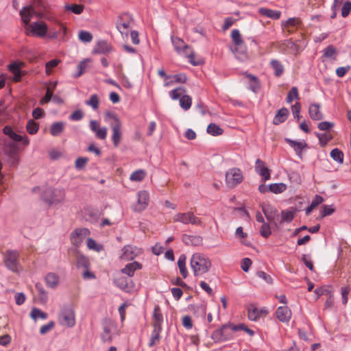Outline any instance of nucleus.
Here are the masks:
<instances>
[{"label": "nucleus", "instance_id": "f257e3e1", "mask_svg": "<svg viewBox=\"0 0 351 351\" xmlns=\"http://www.w3.org/2000/svg\"><path fill=\"white\" fill-rule=\"evenodd\" d=\"M211 265L209 258L202 253L193 254L190 260V266L195 276H201L206 274Z\"/></svg>", "mask_w": 351, "mask_h": 351}, {"label": "nucleus", "instance_id": "f03ea898", "mask_svg": "<svg viewBox=\"0 0 351 351\" xmlns=\"http://www.w3.org/2000/svg\"><path fill=\"white\" fill-rule=\"evenodd\" d=\"M45 10V5L42 0H33L32 4L23 7L21 11L23 21L25 25L29 24L32 16L35 15L38 18L43 17V10Z\"/></svg>", "mask_w": 351, "mask_h": 351}, {"label": "nucleus", "instance_id": "7ed1b4c3", "mask_svg": "<svg viewBox=\"0 0 351 351\" xmlns=\"http://www.w3.org/2000/svg\"><path fill=\"white\" fill-rule=\"evenodd\" d=\"M58 320L63 326L72 327L75 325V312L72 304H66L62 306Z\"/></svg>", "mask_w": 351, "mask_h": 351}, {"label": "nucleus", "instance_id": "20e7f679", "mask_svg": "<svg viewBox=\"0 0 351 351\" xmlns=\"http://www.w3.org/2000/svg\"><path fill=\"white\" fill-rule=\"evenodd\" d=\"M19 252L17 250H8L3 255V261L5 267L13 272L20 271L19 261Z\"/></svg>", "mask_w": 351, "mask_h": 351}, {"label": "nucleus", "instance_id": "39448f33", "mask_svg": "<svg viewBox=\"0 0 351 351\" xmlns=\"http://www.w3.org/2000/svg\"><path fill=\"white\" fill-rule=\"evenodd\" d=\"M232 332L230 330V324H225L219 329L215 330L211 335V338L215 343H221L234 338Z\"/></svg>", "mask_w": 351, "mask_h": 351}, {"label": "nucleus", "instance_id": "423d86ee", "mask_svg": "<svg viewBox=\"0 0 351 351\" xmlns=\"http://www.w3.org/2000/svg\"><path fill=\"white\" fill-rule=\"evenodd\" d=\"M171 41L174 46L175 50L182 55H185L188 57L189 62L194 65H198V62H195L194 60V54L193 52H191L189 54H187L186 52V50L189 49V45H186L184 42L180 39V38L176 37H171Z\"/></svg>", "mask_w": 351, "mask_h": 351}, {"label": "nucleus", "instance_id": "0eeeda50", "mask_svg": "<svg viewBox=\"0 0 351 351\" xmlns=\"http://www.w3.org/2000/svg\"><path fill=\"white\" fill-rule=\"evenodd\" d=\"M134 19L131 14L123 13L120 16L117 22V28L118 31L122 34L128 35V29L132 27Z\"/></svg>", "mask_w": 351, "mask_h": 351}, {"label": "nucleus", "instance_id": "6e6552de", "mask_svg": "<svg viewBox=\"0 0 351 351\" xmlns=\"http://www.w3.org/2000/svg\"><path fill=\"white\" fill-rule=\"evenodd\" d=\"M25 33L27 36H37L43 37L47 32V25L45 22H33L27 25Z\"/></svg>", "mask_w": 351, "mask_h": 351}, {"label": "nucleus", "instance_id": "1a4fd4ad", "mask_svg": "<svg viewBox=\"0 0 351 351\" xmlns=\"http://www.w3.org/2000/svg\"><path fill=\"white\" fill-rule=\"evenodd\" d=\"M173 220L184 224L202 226V221L193 212L178 213L173 216Z\"/></svg>", "mask_w": 351, "mask_h": 351}, {"label": "nucleus", "instance_id": "9d476101", "mask_svg": "<svg viewBox=\"0 0 351 351\" xmlns=\"http://www.w3.org/2000/svg\"><path fill=\"white\" fill-rule=\"evenodd\" d=\"M243 174L239 169L232 168L226 171V182L229 187H234L243 180Z\"/></svg>", "mask_w": 351, "mask_h": 351}, {"label": "nucleus", "instance_id": "9b49d317", "mask_svg": "<svg viewBox=\"0 0 351 351\" xmlns=\"http://www.w3.org/2000/svg\"><path fill=\"white\" fill-rule=\"evenodd\" d=\"M104 332L101 335V339L104 341H110L112 335L117 332V326L115 323L110 319H105L102 322Z\"/></svg>", "mask_w": 351, "mask_h": 351}, {"label": "nucleus", "instance_id": "f8f14e48", "mask_svg": "<svg viewBox=\"0 0 351 351\" xmlns=\"http://www.w3.org/2000/svg\"><path fill=\"white\" fill-rule=\"evenodd\" d=\"M262 210L267 221L278 228L279 223V214L278 210L269 204L263 205L262 206Z\"/></svg>", "mask_w": 351, "mask_h": 351}, {"label": "nucleus", "instance_id": "ddd939ff", "mask_svg": "<svg viewBox=\"0 0 351 351\" xmlns=\"http://www.w3.org/2000/svg\"><path fill=\"white\" fill-rule=\"evenodd\" d=\"M121 251L120 258L125 261H132L142 253L141 249L130 245L124 246Z\"/></svg>", "mask_w": 351, "mask_h": 351}, {"label": "nucleus", "instance_id": "4468645a", "mask_svg": "<svg viewBox=\"0 0 351 351\" xmlns=\"http://www.w3.org/2000/svg\"><path fill=\"white\" fill-rule=\"evenodd\" d=\"M24 66V63L21 62H13L8 66V71L13 75L12 80L14 82H19L21 77L24 75L22 68Z\"/></svg>", "mask_w": 351, "mask_h": 351}, {"label": "nucleus", "instance_id": "2eb2a0df", "mask_svg": "<svg viewBox=\"0 0 351 351\" xmlns=\"http://www.w3.org/2000/svg\"><path fill=\"white\" fill-rule=\"evenodd\" d=\"M90 130L95 133V136L104 140L106 138L108 129L106 127H100L99 123L96 120H91L89 123Z\"/></svg>", "mask_w": 351, "mask_h": 351}, {"label": "nucleus", "instance_id": "dca6fc26", "mask_svg": "<svg viewBox=\"0 0 351 351\" xmlns=\"http://www.w3.org/2000/svg\"><path fill=\"white\" fill-rule=\"evenodd\" d=\"M3 152L4 154L9 158L12 163L15 162L16 160L18 151L17 146L14 143H5L3 147Z\"/></svg>", "mask_w": 351, "mask_h": 351}, {"label": "nucleus", "instance_id": "f3484780", "mask_svg": "<svg viewBox=\"0 0 351 351\" xmlns=\"http://www.w3.org/2000/svg\"><path fill=\"white\" fill-rule=\"evenodd\" d=\"M255 171L261 176L263 180L265 181L270 179V170L265 167V162L261 159L256 160Z\"/></svg>", "mask_w": 351, "mask_h": 351}, {"label": "nucleus", "instance_id": "a211bd4d", "mask_svg": "<svg viewBox=\"0 0 351 351\" xmlns=\"http://www.w3.org/2000/svg\"><path fill=\"white\" fill-rule=\"evenodd\" d=\"M231 50L237 58L241 61H245L247 58V47L244 42L239 44V45L231 47Z\"/></svg>", "mask_w": 351, "mask_h": 351}, {"label": "nucleus", "instance_id": "6ab92c4d", "mask_svg": "<svg viewBox=\"0 0 351 351\" xmlns=\"http://www.w3.org/2000/svg\"><path fill=\"white\" fill-rule=\"evenodd\" d=\"M149 193L146 191H141L138 193V204L136 206V210L141 211L148 205Z\"/></svg>", "mask_w": 351, "mask_h": 351}, {"label": "nucleus", "instance_id": "aec40b11", "mask_svg": "<svg viewBox=\"0 0 351 351\" xmlns=\"http://www.w3.org/2000/svg\"><path fill=\"white\" fill-rule=\"evenodd\" d=\"M277 318L282 322H288L291 317V311L287 306H279L276 312Z\"/></svg>", "mask_w": 351, "mask_h": 351}, {"label": "nucleus", "instance_id": "412c9836", "mask_svg": "<svg viewBox=\"0 0 351 351\" xmlns=\"http://www.w3.org/2000/svg\"><path fill=\"white\" fill-rule=\"evenodd\" d=\"M320 105L317 103L311 104L308 108V113L310 117L315 121L321 120L323 119V114L320 111Z\"/></svg>", "mask_w": 351, "mask_h": 351}, {"label": "nucleus", "instance_id": "4be33fe9", "mask_svg": "<svg viewBox=\"0 0 351 351\" xmlns=\"http://www.w3.org/2000/svg\"><path fill=\"white\" fill-rule=\"evenodd\" d=\"M141 268L142 265L141 263L134 261L126 265L125 267L121 269V272L126 274L128 277H132L135 271L141 269Z\"/></svg>", "mask_w": 351, "mask_h": 351}, {"label": "nucleus", "instance_id": "5701e85b", "mask_svg": "<svg viewBox=\"0 0 351 351\" xmlns=\"http://www.w3.org/2000/svg\"><path fill=\"white\" fill-rule=\"evenodd\" d=\"M112 132V141L115 147H117L121 139V123L110 126Z\"/></svg>", "mask_w": 351, "mask_h": 351}, {"label": "nucleus", "instance_id": "b1692460", "mask_svg": "<svg viewBox=\"0 0 351 351\" xmlns=\"http://www.w3.org/2000/svg\"><path fill=\"white\" fill-rule=\"evenodd\" d=\"M90 234V231L87 228H77L72 233V239L75 243H80L86 237Z\"/></svg>", "mask_w": 351, "mask_h": 351}, {"label": "nucleus", "instance_id": "393cba45", "mask_svg": "<svg viewBox=\"0 0 351 351\" xmlns=\"http://www.w3.org/2000/svg\"><path fill=\"white\" fill-rule=\"evenodd\" d=\"M116 285L122 290L130 292L132 288V282L130 279L121 277L115 280Z\"/></svg>", "mask_w": 351, "mask_h": 351}, {"label": "nucleus", "instance_id": "a878e982", "mask_svg": "<svg viewBox=\"0 0 351 351\" xmlns=\"http://www.w3.org/2000/svg\"><path fill=\"white\" fill-rule=\"evenodd\" d=\"M92 62V60L90 58H86L82 60L77 65V71L73 74L74 78H78L80 77L87 69L90 67L89 64Z\"/></svg>", "mask_w": 351, "mask_h": 351}, {"label": "nucleus", "instance_id": "bb28decb", "mask_svg": "<svg viewBox=\"0 0 351 351\" xmlns=\"http://www.w3.org/2000/svg\"><path fill=\"white\" fill-rule=\"evenodd\" d=\"M258 12L260 14L274 20L278 19L281 15L280 11L273 10L266 8H258Z\"/></svg>", "mask_w": 351, "mask_h": 351}, {"label": "nucleus", "instance_id": "cd10ccee", "mask_svg": "<svg viewBox=\"0 0 351 351\" xmlns=\"http://www.w3.org/2000/svg\"><path fill=\"white\" fill-rule=\"evenodd\" d=\"M286 141L292 148H293L297 155L301 158L302 149L307 147L306 143L304 141H295L289 138H286Z\"/></svg>", "mask_w": 351, "mask_h": 351}, {"label": "nucleus", "instance_id": "c85d7f7f", "mask_svg": "<svg viewBox=\"0 0 351 351\" xmlns=\"http://www.w3.org/2000/svg\"><path fill=\"white\" fill-rule=\"evenodd\" d=\"M45 282L48 287L55 289L59 283V276L55 273H49L45 276Z\"/></svg>", "mask_w": 351, "mask_h": 351}, {"label": "nucleus", "instance_id": "c756f323", "mask_svg": "<svg viewBox=\"0 0 351 351\" xmlns=\"http://www.w3.org/2000/svg\"><path fill=\"white\" fill-rule=\"evenodd\" d=\"M191 309L198 317L204 318L206 313V304L204 302L191 306Z\"/></svg>", "mask_w": 351, "mask_h": 351}, {"label": "nucleus", "instance_id": "7c9ffc66", "mask_svg": "<svg viewBox=\"0 0 351 351\" xmlns=\"http://www.w3.org/2000/svg\"><path fill=\"white\" fill-rule=\"evenodd\" d=\"M289 115V110L285 108L280 109L273 119L274 125H278L283 123L287 119Z\"/></svg>", "mask_w": 351, "mask_h": 351}, {"label": "nucleus", "instance_id": "2f4dec72", "mask_svg": "<svg viewBox=\"0 0 351 351\" xmlns=\"http://www.w3.org/2000/svg\"><path fill=\"white\" fill-rule=\"evenodd\" d=\"M281 47L287 52L292 53H297L300 50L298 45L291 40H284L281 44Z\"/></svg>", "mask_w": 351, "mask_h": 351}, {"label": "nucleus", "instance_id": "473e14b6", "mask_svg": "<svg viewBox=\"0 0 351 351\" xmlns=\"http://www.w3.org/2000/svg\"><path fill=\"white\" fill-rule=\"evenodd\" d=\"M186 256L185 254H181L178 260V266L180 272L184 278L188 276V271L186 267Z\"/></svg>", "mask_w": 351, "mask_h": 351}, {"label": "nucleus", "instance_id": "72a5a7b5", "mask_svg": "<svg viewBox=\"0 0 351 351\" xmlns=\"http://www.w3.org/2000/svg\"><path fill=\"white\" fill-rule=\"evenodd\" d=\"M65 123L62 121H58L52 123L50 127V133L53 136H59L64 130Z\"/></svg>", "mask_w": 351, "mask_h": 351}, {"label": "nucleus", "instance_id": "f704fd0d", "mask_svg": "<svg viewBox=\"0 0 351 351\" xmlns=\"http://www.w3.org/2000/svg\"><path fill=\"white\" fill-rule=\"evenodd\" d=\"M3 132L14 141L21 142L23 140V136L14 132L10 125H5L3 129Z\"/></svg>", "mask_w": 351, "mask_h": 351}, {"label": "nucleus", "instance_id": "c9c22d12", "mask_svg": "<svg viewBox=\"0 0 351 351\" xmlns=\"http://www.w3.org/2000/svg\"><path fill=\"white\" fill-rule=\"evenodd\" d=\"M271 68L274 70V75L280 77L284 72V66L278 60H272L270 62Z\"/></svg>", "mask_w": 351, "mask_h": 351}, {"label": "nucleus", "instance_id": "e433bc0d", "mask_svg": "<svg viewBox=\"0 0 351 351\" xmlns=\"http://www.w3.org/2000/svg\"><path fill=\"white\" fill-rule=\"evenodd\" d=\"M111 51V47L105 40H99L97 43L95 51L98 53H105Z\"/></svg>", "mask_w": 351, "mask_h": 351}, {"label": "nucleus", "instance_id": "4c0bfd02", "mask_svg": "<svg viewBox=\"0 0 351 351\" xmlns=\"http://www.w3.org/2000/svg\"><path fill=\"white\" fill-rule=\"evenodd\" d=\"M287 189V185L284 183H274L269 184V191L275 194L281 193Z\"/></svg>", "mask_w": 351, "mask_h": 351}, {"label": "nucleus", "instance_id": "58836bf2", "mask_svg": "<svg viewBox=\"0 0 351 351\" xmlns=\"http://www.w3.org/2000/svg\"><path fill=\"white\" fill-rule=\"evenodd\" d=\"M84 5L75 3L67 4L64 6L66 11H70L75 14H80L84 11Z\"/></svg>", "mask_w": 351, "mask_h": 351}, {"label": "nucleus", "instance_id": "ea45409f", "mask_svg": "<svg viewBox=\"0 0 351 351\" xmlns=\"http://www.w3.org/2000/svg\"><path fill=\"white\" fill-rule=\"evenodd\" d=\"M30 317L35 321L38 318L46 319L48 317L47 314L38 308H33L30 313Z\"/></svg>", "mask_w": 351, "mask_h": 351}, {"label": "nucleus", "instance_id": "a19ab883", "mask_svg": "<svg viewBox=\"0 0 351 351\" xmlns=\"http://www.w3.org/2000/svg\"><path fill=\"white\" fill-rule=\"evenodd\" d=\"M246 76H247V77L249 78V80L251 82L249 88L254 93H256L260 88L258 78L252 74H247Z\"/></svg>", "mask_w": 351, "mask_h": 351}, {"label": "nucleus", "instance_id": "79ce46f5", "mask_svg": "<svg viewBox=\"0 0 351 351\" xmlns=\"http://www.w3.org/2000/svg\"><path fill=\"white\" fill-rule=\"evenodd\" d=\"M105 120L109 123L110 126L121 123L117 115L115 113L111 112H108L106 113Z\"/></svg>", "mask_w": 351, "mask_h": 351}, {"label": "nucleus", "instance_id": "37998d69", "mask_svg": "<svg viewBox=\"0 0 351 351\" xmlns=\"http://www.w3.org/2000/svg\"><path fill=\"white\" fill-rule=\"evenodd\" d=\"M207 132L212 136H218L223 133V130L215 123H210L207 127Z\"/></svg>", "mask_w": 351, "mask_h": 351}, {"label": "nucleus", "instance_id": "c03bdc74", "mask_svg": "<svg viewBox=\"0 0 351 351\" xmlns=\"http://www.w3.org/2000/svg\"><path fill=\"white\" fill-rule=\"evenodd\" d=\"M185 89L182 87L175 88L169 92V96L173 100L180 99L185 95Z\"/></svg>", "mask_w": 351, "mask_h": 351}, {"label": "nucleus", "instance_id": "a18cd8bd", "mask_svg": "<svg viewBox=\"0 0 351 351\" xmlns=\"http://www.w3.org/2000/svg\"><path fill=\"white\" fill-rule=\"evenodd\" d=\"M192 104L191 97L187 95H184L180 99V106L184 110H189Z\"/></svg>", "mask_w": 351, "mask_h": 351}, {"label": "nucleus", "instance_id": "49530a36", "mask_svg": "<svg viewBox=\"0 0 351 351\" xmlns=\"http://www.w3.org/2000/svg\"><path fill=\"white\" fill-rule=\"evenodd\" d=\"M330 156L335 161L339 164L343 162V154L337 148H335L330 152Z\"/></svg>", "mask_w": 351, "mask_h": 351}, {"label": "nucleus", "instance_id": "de8ad7c7", "mask_svg": "<svg viewBox=\"0 0 351 351\" xmlns=\"http://www.w3.org/2000/svg\"><path fill=\"white\" fill-rule=\"evenodd\" d=\"M145 175H146V173L144 170L138 169V170L134 171L130 175V179L132 181L141 182L145 178Z\"/></svg>", "mask_w": 351, "mask_h": 351}, {"label": "nucleus", "instance_id": "09e8293b", "mask_svg": "<svg viewBox=\"0 0 351 351\" xmlns=\"http://www.w3.org/2000/svg\"><path fill=\"white\" fill-rule=\"evenodd\" d=\"M231 38L232 39V43L234 44L233 47H236L237 45H239V44L242 43L243 40L241 38V35L240 32L237 29H234L231 32Z\"/></svg>", "mask_w": 351, "mask_h": 351}, {"label": "nucleus", "instance_id": "8fccbe9b", "mask_svg": "<svg viewBox=\"0 0 351 351\" xmlns=\"http://www.w3.org/2000/svg\"><path fill=\"white\" fill-rule=\"evenodd\" d=\"M87 106H91L93 110H97L99 108V99L96 94L90 95V99L85 101Z\"/></svg>", "mask_w": 351, "mask_h": 351}, {"label": "nucleus", "instance_id": "3c124183", "mask_svg": "<svg viewBox=\"0 0 351 351\" xmlns=\"http://www.w3.org/2000/svg\"><path fill=\"white\" fill-rule=\"evenodd\" d=\"M87 247L90 250H93L97 252H99L103 250V245L97 243L93 239L88 238L87 239Z\"/></svg>", "mask_w": 351, "mask_h": 351}, {"label": "nucleus", "instance_id": "603ef678", "mask_svg": "<svg viewBox=\"0 0 351 351\" xmlns=\"http://www.w3.org/2000/svg\"><path fill=\"white\" fill-rule=\"evenodd\" d=\"M39 128V125L34 120L30 119L27 121L26 130L29 134H35Z\"/></svg>", "mask_w": 351, "mask_h": 351}, {"label": "nucleus", "instance_id": "864d4df0", "mask_svg": "<svg viewBox=\"0 0 351 351\" xmlns=\"http://www.w3.org/2000/svg\"><path fill=\"white\" fill-rule=\"evenodd\" d=\"M294 217V213L289 210L282 211L281 219H279V223L282 222H291Z\"/></svg>", "mask_w": 351, "mask_h": 351}, {"label": "nucleus", "instance_id": "5fc2aeb1", "mask_svg": "<svg viewBox=\"0 0 351 351\" xmlns=\"http://www.w3.org/2000/svg\"><path fill=\"white\" fill-rule=\"evenodd\" d=\"M77 267L78 268L88 269L89 266L88 259L84 256H78L76 262Z\"/></svg>", "mask_w": 351, "mask_h": 351}, {"label": "nucleus", "instance_id": "6e6d98bb", "mask_svg": "<svg viewBox=\"0 0 351 351\" xmlns=\"http://www.w3.org/2000/svg\"><path fill=\"white\" fill-rule=\"evenodd\" d=\"M79 39L83 43H90L93 39L92 34L87 31L82 30L79 32Z\"/></svg>", "mask_w": 351, "mask_h": 351}, {"label": "nucleus", "instance_id": "4d7b16f0", "mask_svg": "<svg viewBox=\"0 0 351 351\" xmlns=\"http://www.w3.org/2000/svg\"><path fill=\"white\" fill-rule=\"evenodd\" d=\"M299 98L298 90L297 87L293 86L289 90L287 97V101L288 103H291L294 99H297Z\"/></svg>", "mask_w": 351, "mask_h": 351}, {"label": "nucleus", "instance_id": "13d9d810", "mask_svg": "<svg viewBox=\"0 0 351 351\" xmlns=\"http://www.w3.org/2000/svg\"><path fill=\"white\" fill-rule=\"evenodd\" d=\"M317 137L319 138V143L322 146L326 145L328 141L332 138V136L329 134H320L315 133Z\"/></svg>", "mask_w": 351, "mask_h": 351}, {"label": "nucleus", "instance_id": "bf43d9fd", "mask_svg": "<svg viewBox=\"0 0 351 351\" xmlns=\"http://www.w3.org/2000/svg\"><path fill=\"white\" fill-rule=\"evenodd\" d=\"M60 62L58 59H53L47 62L45 64V72L47 75H50L52 72V69L56 67Z\"/></svg>", "mask_w": 351, "mask_h": 351}, {"label": "nucleus", "instance_id": "052dcab7", "mask_svg": "<svg viewBox=\"0 0 351 351\" xmlns=\"http://www.w3.org/2000/svg\"><path fill=\"white\" fill-rule=\"evenodd\" d=\"M260 234L263 237L267 238L271 234V228L267 223H263L260 228Z\"/></svg>", "mask_w": 351, "mask_h": 351}, {"label": "nucleus", "instance_id": "680f3d73", "mask_svg": "<svg viewBox=\"0 0 351 351\" xmlns=\"http://www.w3.org/2000/svg\"><path fill=\"white\" fill-rule=\"evenodd\" d=\"M202 242V238L199 236H187L186 243L193 245H199Z\"/></svg>", "mask_w": 351, "mask_h": 351}, {"label": "nucleus", "instance_id": "e2e57ef3", "mask_svg": "<svg viewBox=\"0 0 351 351\" xmlns=\"http://www.w3.org/2000/svg\"><path fill=\"white\" fill-rule=\"evenodd\" d=\"M160 332H161L157 331L156 330H152L150 341L149 343V347L154 346L156 343L159 341Z\"/></svg>", "mask_w": 351, "mask_h": 351}, {"label": "nucleus", "instance_id": "0e129e2a", "mask_svg": "<svg viewBox=\"0 0 351 351\" xmlns=\"http://www.w3.org/2000/svg\"><path fill=\"white\" fill-rule=\"evenodd\" d=\"M256 276L268 284H271L273 282L271 276L263 271H258L256 273Z\"/></svg>", "mask_w": 351, "mask_h": 351}, {"label": "nucleus", "instance_id": "69168bd1", "mask_svg": "<svg viewBox=\"0 0 351 351\" xmlns=\"http://www.w3.org/2000/svg\"><path fill=\"white\" fill-rule=\"evenodd\" d=\"M259 317V313L258 311V309L252 306L248 309V318L252 321H256L258 317Z\"/></svg>", "mask_w": 351, "mask_h": 351}, {"label": "nucleus", "instance_id": "338daca9", "mask_svg": "<svg viewBox=\"0 0 351 351\" xmlns=\"http://www.w3.org/2000/svg\"><path fill=\"white\" fill-rule=\"evenodd\" d=\"M351 11V2L349 1H346L341 8V16L346 17L348 16Z\"/></svg>", "mask_w": 351, "mask_h": 351}, {"label": "nucleus", "instance_id": "774afa93", "mask_svg": "<svg viewBox=\"0 0 351 351\" xmlns=\"http://www.w3.org/2000/svg\"><path fill=\"white\" fill-rule=\"evenodd\" d=\"M336 53V49L332 45H329L324 49V56L326 58H332Z\"/></svg>", "mask_w": 351, "mask_h": 351}]
</instances>
